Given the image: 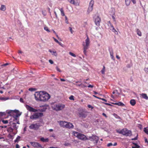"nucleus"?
<instances>
[{
	"instance_id": "nucleus-30",
	"label": "nucleus",
	"mask_w": 148,
	"mask_h": 148,
	"mask_svg": "<svg viewBox=\"0 0 148 148\" xmlns=\"http://www.w3.org/2000/svg\"><path fill=\"white\" fill-rule=\"evenodd\" d=\"M8 97H1L0 98V100L3 101H5L9 99Z\"/></svg>"
},
{
	"instance_id": "nucleus-14",
	"label": "nucleus",
	"mask_w": 148,
	"mask_h": 148,
	"mask_svg": "<svg viewBox=\"0 0 148 148\" xmlns=\"http://www.w3.org/2000/svg\"><path fill=\"white\" fill-rule=\"evenodd\" d=\"M71 3L76 6H78L79 4V0H68Z\"/></svg>"
},
{
	"instance_id": "nucleus-17",
	"label": "nucleus",
	"mask_w": 148,
	"mask_h": 148,
	"mask_svg": "<svg viewBox=\"0 0 148 148\" xmlns=\"http://www.w3.org/2000/svg\"><path fill=\"white\" fill-rule=\"evenodd\" d=\"M109 51L110 52V55L111 58V59L112 60H114V58L113 56V49L112 48H110L109 49Z\"/></svg>"
},
{
	"instance_id": "nucleus-25",
	"label": "nucleus",
	"mask_w": 148,
	"mask_h": 148,
	"mask_svg": "<svg viewBox=\"0 0 148 148\" xmlns=\"http://www.w3.org/2000/svg\"><path fill=\"white\" fill-rule=\"evenodd\" d=\"M133 146L132 147V148H139L140 146L138 145L137 144L133 143Z\"/></svg>"
},
{
	"instance_id": "nucleus-56",
	"label": "nucleus",
	"mask_w": 148,
	"mask_h": 148,
	"mask_svg": "<svg viewBox=\"0 0 148 148\" xmlns=\"http://www.w3.org/2000/svg\"><path fill=\"white\" fill-rule=\"evenodd\" d=\"M20 101L21 102L23 103V99L22 98H20Z\"/></svg>"
},
{
	"instance_id": "nucleus-6",
	"label": "nucleus",
	"mask_w": 148,
	"mask_h": 148,
	"mask_svg": "<svg viewBox=\"0 0 148 148\" xmlns=\"http://www.w3.org/2000/svg\"><path fill=\"white\" fill-rule=\"evenodd\" d=\"M116 131L117 132L126 136H130L132 135L131 131L126 128L123 129L121 130H117Z\"/></svg>"
},
{
	"instance_id": "nucleus-24",
	"label": "nucleus",
	"mask_w": 148,
	"mask_h": 148,
	"mask_svg": "<svg viewBox=\"0 0 148 148\" xmlns=\"http://www.w3.org/2000/svg\"><path fill=\"white\" fill-rule=\"evenodd\" d=\"M136 103V101L134 99H131L130 101V103L132 106H134L135 104Z\"/></svg>"
},
{
	"instance_id": "nucleus-32",
	"label": "nucleus",
	"mask_w": 148,
	"mask_h": 148,
	"mask_svg": "<svg viewBox=\"0 0 148 148\" xmlns=\"http://www.w3.org/2000/svg\"><path fill=\"white\" fill-rule=\"evenodd\" d=\"M145 41L146 43H148V33L146 35V38L145 40Z\"/></svg>"
},
{
	"instance_id": "nucleus-31",
	"label": "nucleus",
	"mask_w": 148,
	"mask_h": 148,
	"mask_svg": "<svg viewBox=\"0 0 148 148\" xmlns=\"http://www.w3.org/2000/svg\"><path fill=\"white\" fill-rule=\"evenodd\" d=\"M21 137L19 136H18L16 139L14 140V142L15 143L18 142L20 140Z\"/></svg>"
},
{
	"instance_id": "nucleus-11",
	"label": "nucleus",
	"mask_w": 148,
	"mask_h": 148,
	"mask_svg": "<svg viewBox=\"0 0 148 148\" xmlns=\"http://www.w3.org/2000/svg\"><path fill=\"white\" fill-rule=\"evenodd\" d=\"M89 140L92 141H95L96 143H97L99 140V138L97 136L93 134L91 136H89V138H88V140Z\"/></svg>"
},
{
	"instance_id": "nucleus-61",
	"label": "nucleus",
	"mask_w": 148,
	"mask_h": 148,
	"mask_svg": "<svg viewBox=\"0 0 148 148\" xmlns=\"http://www.w3.org/2000/svg\"><path fill=\"white\" fill-rule=\"evenodd\" d=\"M54 13L55 14V15L56 18H58V16H57V14H56V12L55 11L54 12Z\"/></svg>"
},
{
	"instance_id": "nucleus-2",
	"label": "nucleus",
	"mask_w": 148,
	"mask_h": 148,
	"mask_svg": "<svg viewBox=\"0 0 148 148\" xmlns=\"http://www.w3.org/2000/svg\"><path fill=\"white\" fill-rule=\"evenodd\" d=\"M44 124L43 120L42 119H40L36 123L31 124L29 126V128L30 129L37 130L40 127L43 125Z\"/></svg>"
},
{
	"instance_id": "nucleus-55",
	"label": "nucleus",
	"mask_w": 148,
	"mask_h": 148,
	"mask_svg": "<svg viewBox=\"0 0 148 148\" xmlns=\"http://www.w3.org/2000/svg\"><path fill=\"white\" fill-rule=\"evenodd\" d=\"M16 148H19V146L18 144H17L16 145Z\"/></svg>"
},
{
	"instance_id": "nucleus-3",
	"label": "nucleus",
	"mask_w": 148,
	"mask_h": 148,
	"mask_svg": "<svg viewBox=\"0 0 148 148\" xmlns=\"http://www.w3.org/2000/svg\"><path fill=\"white\" fill-rule=\"evenodd\" d=\"M90 40L89 38L87 35V38L85 41L82 42V45L83 47V53L85 55H87V50L89 48L90 45Z\"/></svg>"
},
{
	"instance_id": "nucleus-4",
	"label": "nucleus",
	"mask_w": 148,
	"mask_h": 148,
	"mask_svg": "<svg viewBox=\"0 0 148 148\" xmlns=\"http://www.w3.org/2000/svg\"><path fill=\"white\" fill-rule=\"evenodd\" d=\"M40 107H42V109H35L33 108L30 106L29 105H26L25 107L27 110L30 112H41L45 111L47 108L46 106H40Z\"/></svg>"
},
{
	"instance_id": "nucleus-8",
	"label": "nucleus",
	"mask_w": 148,
	"mask_h": 148,
	"mask_svg": "<svg viewBox=\"0 0 148 148\" xmlns=\"http://www.w3.org/2000/svg\"><path fill=\"white\" fill-rule=\"evenodd\" d=\"M78 110L79 116L80 117L85 118L87 116L88 112L85 109L79 108Z\"/></svg>"
},
{
	"instance_id": "nucleus-12",
	"label": "nucleus",
	"mask_w": 148,
	"mask_h": 148,
	"mask_svg": "<svg viewBox=\"0 0 148 148\" xmlns=\"http://www.w3.org/2000/svg\"><path fill=\"white\" fill-rule=\"evenodd\" d=\"M94 3V1L93 0H91L90 1L89 3V6L87 11V12L88 14H89L90 12L92 11Z\"/></svg>"
},
{
	"instance_id": "nucleus-43",
	"label": "nucleus",
	"mask_w": 148,
	"mask_h": 148,
	"mask_svg": "<svg viewBox=\"0 0 148 148\" xmlns=\"http://www.w3.org/2000/svg\"><path fill=\"white\" fill-rule=\"evenodd\" d=\"M88 108H91L92 109L93 108V107L92 106L90 105H88L87 106Z\"/></svg>"
},
{
	"instance_id": "nucleus-26",
	"label": "nucleus",
	"mask_w": 148,
	"mask_h": 148,
	"mask_svg": "<svg viewBox=\"0 0 148 148\" xmlns=\"http://www.w3.org/2000/svg\"><path fill=\"white\" fill-rule=\"evenodd\" d=\"M112 11L113 12V15L112 16V18L113 19V21H114L116 22L115 18L113 16V15H114L115 14L114 9H112Z\"/></svg>"
},
{
	"instance_id": "nucleus-45",
	"label": "nucleus",
	"mask_w": 148,
	"mask_h": 148,
	"mask_svg": "<svg viewBox=\"0 0 148 148\" xmlns=\"http://www.w3.org/2000/svg\"><path fill=\"white\" fill-rule=\"evenodd\" d=\"M56 69L57 70V71L59 72H61V71L60 70V69L58 68V66H56Z\"/></svg>"
},
{
	"instance_id": "nucleus-39",
	"label": "nucleus",
	"mask_w": 148,
	"mask_h": 148,
	"mask_svg": "<svg viewBox=\"0 0 148 148\" xmlns=\"http://www.w3.org/2000/svg\"><path fill=\"white\" fill-rule=\"evenodd\" d=\"M74 97L73 95H71L69 97V99L71 100H74Z\"/></svg>"
},
{
	"instance_id": "nucleus-7",
	"label": "nucleus",
	"mask_w": 148,
	"mask_h": 148,
	"mask_svg": "<svg viewBox=\"0 0 148 148\" xmlns=\"http://www.w3.org/2000/svg\"><path fill=\"white\" fill-rule=\"evenodd\" d=\"M65 106V105L63 104L58 103L53 105L52 107L53 110L58 111L62 110L64 108Z\"/></svg>"
},
{
	"instance_id": "nucleus-35",
	"label": "nucleus",
	"mask_w": 148,
	"mask_h": 148,
	"mask_svg": "<svg viewBox=\"0 0 148 148\" xmlns=\"http://www.w3.org/2000/svg\"><path fill=\"white\" fill-rule=\"evenodd\" d=\"M144 70L146 73L148 74V67H145Z\"/></svg>"
},
{
	"instance_id": "nucleus-41",
	"label": "nucleus",
	"mask_w": 148,
	"mask_h": 148,
	"mask_svg": "<svg viewBox=\"0 0 148 148\" xmlns=\"http://www.w3.org/2000/svg\"><path fill=\"white\" fill-rule=\"evenodd\" d=\"M69 54L71 56H73L74 57H76V55L74 54L73 53L71 52H69Z\"/></svg>"
},
{
	"instance_id": "nucleus-40",
	"label": "nucleus",
	"mask_w": 148,
	"mask_h": 148,
	"mask_svg": "<svg viewBox=\"0 0 148 148\" xmlns=\"http://www.w3.org/2000/svg\"><path fill=\"white\" fill-rule=\"evenodd\" d=\"M65 22L67 24H69V22L67 20V16H65Z\"/></svg>"
},
{
	"instance_id": "nucleus-42",
	"label": "nucleus",
	"mask_w": 148,
	"mask_h": 148,
	"mask_svg": "<svg viewBox=\"0 0 148 148\" xmlns=\"http://www.w3.org/2000/svg\"><path fill=\"white\" fill-rule=\"evenodd\" d=\"M35 89L33 88H30L29 89V90L30 91H33L35 90Z\"/></svg>"
},
{
	"instance_id": "nucleus-64",
	"label": "nucleus",
	"mask_w": 148,
	"mask_h": 148,
	"mask_svg": "<svg viewBox=\"0 0 148 148\" xmlns=\"http://www.w3.org/2000/svg\"><path fill=\"white\" fill-rule=\"evenodd\" d=\"M60 80L61 81H65V80L64 79H60Z\"/></svg>"
},
{
	"instance_id": "nucleus-58",
	"label": "nucleus",
	"mask_w": 148,
	"mask_h": 148,
	"mask_svg": "<svg viewBox=\"0 0 148 148\" xmlns=\"http://www.w3.org/2000/svg\"><path fill=\"white\" fill-rule=\"evenodd\" d=\"M102 115L103 116H105L106 117H107V116H106V114L105 113H102Z\"/></svg>"
},
{
	"instance_id": "nucleus-22",
	"label": "nucleus",
	"mask_w": 148,
	"mask_h": 148,
	"mask_svg": "<svg viewBox=\"0 0 148 148\" xmlns=\"http://www.w3.org/2000/svg\"><path fill=\"white\" fill-rule=\"evenodd\" d=\"M40 140L41 141L43 142H47L49 141V139L48 138H45L43 137H42L40 138Z\"/></svg>"
},
{
	"instance_id": "nucleus-33",
	"label": "nucleus",
	"mask_w": 148,
	"mask_h": 148,
	"mask_svg": "<svg viewBox=\"0 0 148 148\" xmlns=\"http://www.w3.org/2000/svg\"><path fill=\"white\" fill-rule=\"evenodd\" d=\"M60 10L61 12V15L62 16H64L65 14L62 8L60 9Z\"/></svg>"
},
{
	"instance_id": "nucleus-51",
	"label": "nucleus",
	"mask_w": 148,
	"mask_h": 148,
	"mask_svg": "<svg viewBox=\"0 0 148 148\" xmlns=\"http://www.w3.org/2000/svg\"><path fill=\"white\" fill-rule=\"evenodd\" d=\"M132 1L134 4H135L136 3V0H131Z\"/></svg>"
},
{
	"instance_id": "nucleus-27",
	"label": "nucleus",
	"mask_w": 148,
	"mask_h": 148,
	"mask_svg": "<svg viewBox=\"0 0 148 148\" xmlns=\"http://www.w3.org/2000/svg\"><path fill=\"white\" fill-rule=\"evenodd\" d=\"M5 10L6 8L5 6L4 5H1V7L0 8V10L3 11H5Z\"/></svg>"
},
{
	"instance_id": "nucleus-47",
	"label": "nucleus",
	"mask_w": 148,
	"mask_h": 148,
	"mask_svg": "<svg viewBox=\"0 0 148 148\" xmlns=\"http://www.w3.org/2000/svg\"><path fill=\"white\" fill-rule=\"evenodd\" d=\"M113 145V144L111 143H110L107 144V146L108 147H110V146Z\"/></svg>"
},
{
	"instance_id": "nucleus-10",
	"label": "nucleus",
	"mask_w": 148,
	"mask_h": 148,
	"mask_svg": "<svg viewBox=\"0 0 148 148\" xmlns=\"http://www.w3.org/2000/svg\"><path fill=\"white\" fill-rule=\"evenodd\" d=\"M43 116V114L42 113H35L30 116V118L33 119H36L39 117H42Z\"/></svg>"
},
{
	"instance_id": "nucleus-53",
	"label": "nucleus",
	"mask_w": 148,
	"mask_h": 148,
	"mask_svg": "<svg viewBox=\"0 0 148 148\" xmlns=\"http://www.w3.org/2000/svg\"><path fill=\"white\" fill-rule=\"evenodd\" d=\"M100 99H101V100H102L103 101H105V102H106L107 101V100L106 99H104L103 98H100Z\"/></svg>"
},
{
	"instance_id": "nucleus-13",
	"label": "nucleus",
	"mask_w": 148,
	"mask_h": 148,
	"mask_svg": "<svg viewBox=\"0 0 148 148\" xmlns=\"http://www.w3.org/2000/svg\"><path fill=\"white\" fill-rule=\"evenodd\" d=\"M94 19L95 25L98 26H99L101 21L100 18L98 16H95Z\"/></svg>"
},
{
	"instance_id": "nucleus-21",
	"label": "nucleus",
	"mask_w": 148,
	"mask_h": 148,
	"mask_svg": "<svg viewBox=\"0 0 148 148\" xmlns=\"http://www.w3.org/2000/svg\"><path fill=\"white\" fill-rule=\"evenodd\" d=\"M49 51L54 56H57V53L56 51H52L51 49H49Z\"/></svg>"
},
{
	"instance_id": "nucleus-5",
	"label": "nucleus",
	"mask_w": 148,
	"mask_h": 148,
	"mask_svg": "<svg viewBox=\"0 0 148 148\" xmlns=\"http://www.w3.org/2000/svg\"><path fill=\"white\" fill-rule=\"evenodd\" d=\"M18 127V126H17L16 123L14 121H11L9 123L7 131L9 133L12 132L16 130Z\"/></svg>"
},
{
	"instance_id": "nucleus-20",
	"label": "nucleus",
	"mask_w": 148,
	"mask_h": 148,
	"mask_svg": "<svg viewBox=\"0 0 148 148\" xmlns=\"http://www.w3.org/2000/svg\"><path fill=\"white\" fill-rule=\"evenodd\" d=\"M140 95L141 96V97L146 100L148 99V97H147V94L145 93H142L140 94Z\"/></svg>"
},
{
	"instance_id": "nucleus-46",
	"label": "nucleus",
	"mask_w": 148,
	"mask_h": 148,
	"mask_svg": "<svg viewBox=\"0 0 148 148\" xmlns=\"http://www.w3.org/2000/svg\"><path fill=\"white\" fill-rule=\"evenodd\" d=\"M137 137H138V135H137V136L136 137L134 138H132L131 139L132 140H135L137 139Z\"/></svg>"
},
{
	"instance_id": "nucleus-37",
	"label": "nucleus",
	"mask_w": 148,
	"mask_h": 148,
	"mask_svg": "<svg viewBox=\"0 0 148 148\" xmlns=\"http://www.w3.org/2000/svg\"><path fill=\"white\" fill-rule=\"evenodd\" d=\"M44 29L47 31L48 32H50V30L48 29V28L47 27H44Z\"/></svg>"
},
{
	"instance_id": "nucleus-44",
	"label": "nucleus",
	"mask_w": 148,
	"mask_h": 148,
	"mask_svg": "<svg viewBox=\"0 0 148 148\" xmlns=\"http://www.w3.org/2000/svg\"><path fill=\"white\" fill-rule=\"evenodd\" d=\"M69 30H70V32H71V34H73V31L72 30V28L71 27H69Z\"/></svg>"
},
{
	"instance_id": "nucleus-18",
	"label": "nucleus",
	"mask_w": 148,
	"mask_h": 148,
	"mask_svg": "<svg viewBox=\"0 0 148 148\" xmlns=\"http://www.w3.org/2000/svg\"><path fill=\"white\" fill-rule=\"evenodd\" d=\"M73 125L71 123L67 122L65 128L71 129L73 128Z\"/></svg>"
},
{
	"instance_id": "nucleus-54",
	"label": "nucleus",
	"mask_w": 148,
	"mask_h": 148,
	"mask_svg": "<svg viewBox=\"0 0 148 148\" xmlns=\"http://www.w3.org/2000/svg\"><path fill=\"white\" fill-rule=\"evenodd\" d=\"M51 137H53L54 138H55V136L54 134H52L51 135Z\"/></svg>"
},
{
	"instance_id": "nucleus-52",
	"label": "nucleus",
	"mask_w": 148,
	"mask_h": 148,
	"mask_svg": "<svg viewBox=\"0 0 148 148\" xmlns=\"http://www.w3.org/2000/svg\"><path fill=\"white\" fill-rule=\"evenodd\" d=\"M88 88H92L93 87V85H92L90 84H89L88 86Z\"/></svg>"
},
{
	"instance_id": "nucleus-15",
	"label": "nucleus",
	"mask_w": 148,
	"mask_h": 148,
	"mask_svg": "<svg viewBox=\"0 0 148 148\" xmlns=\"http://www.w3.org/2000/svg\"><path fill=\"white\" fill-rule=\"evenodd\" d=\"M108 26L109 27V28H110V29L111 30L112 32H114L116 34H118V32L115 29L113 25L111 23L110 24H108Z\"/></svg>"
},
{
	"instance_id": "nucleus-59",
	"label": "nucleus",
	"mask_w": 148,
	"mask_h": 148,
	"mask_svg": "<svg viewBox=\"0 0 148 148\" xmlns=\"http://www.w3.org/2000/svg\"><path fill=\"white\" fill-rule=\"evenodd\" d=\"M138 127L140 128V129H141L142 128V125H139Z\"/></svg>"
},
{
	"instance_id": "nucleus-1",
	"label": "nucleus",
	"mask_w": 148,
	"mask_h": 148,
	"mask_svg": "<svg viewBox=\"0 0 148 148\" xmlns=\"http://www.w3.org/2000/svg\"><path fill=\"white\" fill-rule=\"evenodd\" d=\"M35 98L37 101L45 102L50 98V95L45 91H40L36 92L34 95Z\"/></svg>"
},
{
	"instance_id": "nucleus-60",
	"label": "nucleus",
	"mask_w": 148,
	"mask_h": 148,
	"mask_svg": "<svg viewBox=\"0 0 148 148\" xmlns=\"http://www.w3.org/2000/svg\"><path fill=\"white\" fill-rule=\"evenodd\" d=\"M58 43L60 46H62L63 44L61 42H59Z\"/></svg>"
},
{
	"instance_id": "nucleus-62",
	"label": "nucleus",
	"mask_w": 148,
	"mask_h": 148,
	"mask_svg": "<svg viewBox=\"0 0 148 148\" xmlns=\"http://www.w3.org/2000/svg\"><path fill=\"white\" fill-rule=\"evenodd\" d=\"M116 57L118 59H120V57L118 55H116Z\"/></svg>"
},
{
	"instance_id": "nucleus-28",
	"label": "nucleus",
	"mask_w": 148,
	"mask_h": 148,
	"mask_svg": "<svg viewBox=\"0 0 148 148\" xmlns=\"http://www.w3.org/2000/svg\"><path fill=\"white\" fill-rule=\"evenodd\" d=\"M136 32L137 34L139 36H142V33L138 29H137Z\"/></svg>"
},
{
	"instance_id": "nucleus-16",
	"label": "nucleus",
	"mask_w": 148,
	"mask_h": 148,
	"mask_svg": "<svg viewBox=\"0 0 148 148\" xmlns=\"http://www.w3.org/2000/svg\"><path fill=\"white\" fill-rule=\"evenodd\" d=\"M30 143L34 147H42L41 145L38 143L36 142H30Z\"/></svg>"
},
{
	"instance_id": "nucleus-63",
	"label": "nucleus",
	"mask_w": 148,
	"mask_h": 148,
	"mask_svg": "<svg viewBox=\"0 0 148 148\" xmlns=\"http://www.w3.org/2000/svg\"><path fill=\"white\" fill-rule=\"evenodd\" d=\"M117 145V143H114L113 144V145L114 146H116Z\"/></svg>"
},
{
	"instance_id": "nucleus-23",
	"label": "nucleus",
	"mask_w": 148,
	"mask_h": 148,
	"mask_svg": "<svg viewBox=\"0 0 148 148\" xmlns=\"http://www.w3.org/2000/svg\"><path fill=\"white\" fill-rule=\"evenodd\" d=\"M114 104L115 105H117L121 106H125V105L123 103L121 102H119L118 103H114Z\"/></svg>"
},
{
	"instance_id": "nucleus-50",
	"label": "nucleus",
	"mask_w": 148,
	"mask_h": 148,
	"mask_svg": "<svg viewBox=\"0 0 148 148\" xmlns=\"http://www.w3.org/2000/svg\"><path fill=\"white\" fill-rule=\"evenodd\" d=\"M145 143H147L148 144V141L147 140V139L146 138H145Z\"/></svg>"
},
{
	"instance_id": "nucleus-38",
	"label": "nucleus",
	"mask_w": 148,
	"mask_h": 148,
	"mask_svg": "<svg viewBox=\"0 0 148 148\" xmlns=\"http://www.w3.org/2000/svg\"><path fill=\"white\" fill-rule=\"evenodd\" d=\"M105 67L104 66H103V68L102 70L101 71V73L103 74L105 73Z\"/></svg>"
},
{
	"instance_id": "nucleus-9",
	"label": "nucleus",
	"mask_w": 148,
	"mask_h": 148,
	"mask_svg": "<svg viewBox=\"0 0 148 148\" xmlns=\"http://www.w3.org/2000/svg\"><path fill=\"white\" fill-rule=\"evenodd\" d=\"M73 135L79 139L84 140H88V138L85 135L76 132H73Z\"/></svg>"
},
{
	"instance_id": "nucleus-19",
	"label": "nucleus",
	"mask_w": 148,
	"mask_h": 148,
	"mask_svg": "<svg viewBox=\"0 0 148 148\" xmlns=\"http://www.w3.org/2000/svg\"><path fill=\"white\" fill-rule=\"evenodd\" d=\"M59 124L61 127L65 128L67 122L63 121H60L59 122Z\"/></svg>"
},
{
	"instance_id": "nucleus-34",
	"label": "nucleus",
	"mask_w": 148,
	"mask_h": 148,
	"mask_svg": "<svg viewBox=\"0 0 148 148\" xmlns=\"http://www.w3.org/2000/svg\"><path fill=\"white\" fill-rule=\"evenodd\" d=\"M1 121L4 124H6L8 123V120H2Z\"/></svg>"
},
{
	"instance_id": "nucleus-29",
	"label": "nucleus",
	"mask_w": 148,
	"mask_h": 148,
	"mask_svg": "<svg viewBox=\"0 0 148 148\" xmlns=\"http://www.w3.org/2000/svg\"><path fill=\"white\" fill-rule=\"evenodd\" d=\"M130 0H125V4L127 6H128L130 5Z\"/></svg>"
},
{
	"instance_id": "nucleus-36",
	"label": "nucleus",
	"mask_w": 148,
	"mask_h": 148,
	"mask_svg": "<svg viewBox=\"0 0 148 148\" xmlns=\"http://www.w3.org/2000/svg\"><path fill=\"white\" fill-rule=\"evenodd\" d=\"M144 131V132L148 135V129L146 128H145Z\"/></svg>"
},
{
	"instance_id": "nucleus-57",
	"label": "nucleus",
	"mask_w": 148,
	"mask_h": 148,
	"mask_svg": "<svg viewBox=\"0 0 148 148\" xmlns=\"http://www.w3.org/2000/svg\"><path fill=\"white\" fill-rule=\"evenodd\" d=\"M93 96L94 97L98 99H100V98L99 97H98L97 96H96L95 95H93Z\"/></svg>"
},
{
	"instance_id": "nucleus-49",
	"label": "nucleus",
	"mask_w": 148,
	"mask_h": 148,
	"mask_svg": "<svg viewBox=\"0 0 148 148\" xmlns=\"http://www.w3.org/2000/svg\"><path fill=\"white\" fill-rule=\"evenodd\" d=\"M53 38L54 40V41L56 42L57 43H58L59 42V41L57 40L56 38Z\"/></svg>"
},
{
	"instance_id": "nucleus-48",
	"label": "nucleus",
	"mask_w": 148,
	"mask_h": 148,
	"mask_svg": "<svg viewBox=\"0 0 148 148\" xmlns=\"http://www.w3.org/2000/svg\"><path fill=\"white\" fill-rule=\"evenodd\" d=\"M49 62L50 63H51V64H53V61L52 60H49Z\"/></svg>"
}]
</instances>
